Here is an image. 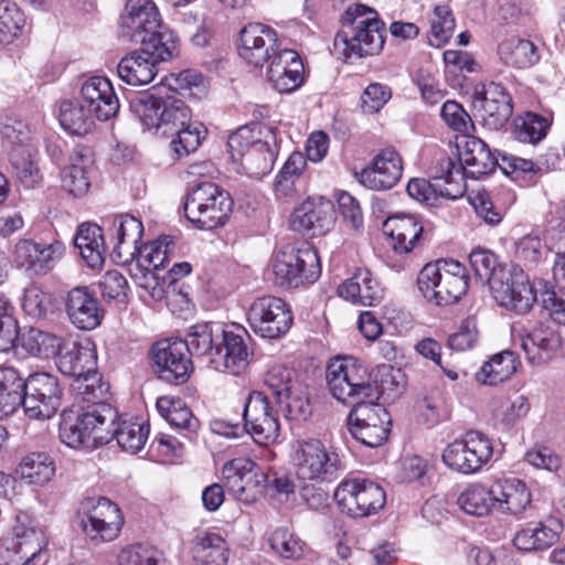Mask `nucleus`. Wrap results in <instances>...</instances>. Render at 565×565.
Segmentation results:
<instances>
[{
	"instance_id": "nucleus-20",
	"label": "nucleus",
	"mask_w": 565,
	"mask_h": 565,
	"mask_svg": "<svg viewBox=\"0 0 565 565\" xmlns=\"http://www.w3.org/2000/svg\"><path fill=\"white\" fill-rule=\"evenodd\" d=\"M247 320L252 330L265 339L284 337L292 324V313L280 298L265 296L249 307Z\"/></svg>"
},
{
	"instance_id": "nucleus-29",
	"label": "nucleus",
	"mask_w": 565,
	"mask_h": 565,
	"mask_svg": "<svg viewBox=\"0 0 565 565\" xmlns=\"http://www.w3.org/2000/svg\"><path fill=\"white\" fill-rule=\"evenodd\" d=\"M113 250L111 257L118 264L134 260L140 252L139 243L143 235V225L137 217L124 214L114 218L109 228Z\"/></svg>"
},
{
	"instance_id": "nucleus-40",
	"label": "nucleus",
	"mask_w": 565,
	"mask_h": 565,
	"mask_svg": "<svg viewBox=\"0 0 565 565\" xmlns=\"http://www.w3.org/2000/svg\"><path fill=\"white\" fill-rule=\"evenodd\" d=\"M55 248L51 244H40L30 239H22L15 244L13 262L26 271L43 274L51 268L54 260Z\"/></svg>"
},
{
	"instance_id": "nucleus-24",
	"label": "nucleus",
	"mask_w": 565,
	"mask_h": 565,
	"mask_svg": "<svg viewBox=\"0 0 565 565\" xmlns=\"http://www.w3.org/2000/svg\"><path fill=\"white\" fill-rule=\"evenodd\" d=\"M222 475L227 490L244 503H253L257 500L266 479L259 467L244 457L226 462Z\"/></svg>"
},
{
	"instance_id": "nucleus-56",
	"label": "nucleus",
	"mask_w": 565,
	"mask_h": 565,
	"mask_svg": "<svg viewBox=\"0 0 565 565\" xmlns=\"http://www.w3.org/2000/svg\"><path fill=\"white\" fill-rule=\"evenodd\" d=\"M548 127L546 118L526 113L514 120V135L521 142L535 145L545 138Z\"/></svg>"
},
{
	"instance_id": "nucleus-16",
	"label": "nucleus",
	"mask_w": 565,
	"mask_h": 565,
	"mask_svg": "<svg viewBox=\"0 0 565 565\" xmlns=\"http://www.w3.org/2000/svg\"><path fill=\"white\" fill-rule=\"evenodd\" d=\"M375 398L356 402L348 416L352 436L367 447H379L388 437L391 417Z\"/></svg>"
},
{
	"instance_id": "nucleus-26",
	"label": "nucleus",
	"mask_w": 565,
	"mask_h": 565,
	"mask_svg": "<svg viewBox=\"0 0 565 565\" xmlns=\"http://www.w3.org/2000/svg\"><path fill=\"white\" fill-rule=\"evenodd\" d=\"M475 107L478 108L483 125L492 130L501 129L513 111L510 95L501 84L494 82L476 87Z\"/></svg>"
},
{
	"instance_id": "nucleus-31",
	"label": "nucleus",
	"mask_w": 565,
	"mask_h": 565,
	"mask_svg": "<svg viewBox=\"0 0 565 565\" xmlns=\"http://www.w3.org/2000/svg\"><path fill=\"white\" fill-rule=\"evenodd\" d=\"M65 311L71 323L79 330H94L104 318L98 300L86 286H76L67 292Z\"/></svg>"
},
{
	"instance_id": "nucleus-27",
	"label": "nucleus",
	"mask_w": 565,
	"mask_h": 565,
	"mask_svg": "<svg viewBox=\"0 0 565 565\" xmlns=\"http://www.w3.org/2000/svg\"><path fill=\"white\" fill-rule=\"evenodd\" d=\"M519 335L526 360L533 365L550 362L562 348L561 333L550 323L539 322L523 328Z\"/></svg>"
},
{
	"instance_id": "nucleus-33",
	"label": "nucleus",
	"mask_w": 565,
	"mask_h": 565,
	"mask_svg": "<svg viewBox=\"0 0 565 565\" xmlns=\"http://www.w3.org/2000/svg\"><path fill=\"white\" fill-rule=\"evenodd\" d=\"M14 526V540L11 546L7 548V553L11 550L14 555L7 565H31V562L46 546L47 539L43 527L33 521L21 522Z\"/></svg>"
},
{
	"instance_id": "nucleus-9",
	"label": "nucleus",
	"mask_w": 565,
	"mask_h": 565,
	"mask_svg": "<svg viewBox=\"0 0 565 565\" xmlns=\"http://www.w3.org/2000/svg\"><path fill=\"white\" fill-rule=\"evenodd\" d=\"M330 393L338 401L353 405L367 398H379L377 387L369 382L365 370L352 358H335L326 371Z\"/></svg>"
},
{
	"instance_id": "nucleus-34",
	"label": "nucleus",
	"mask_w": 565,
	"mask_h": 565,
	"mask_svg": "<svg viewBox=\"0 0 565 565\" xmlns=\"http://www.w3.org/2000/svg\"><path fill=\"white\" fill-rule=\"evenodd\" d=\"M458 148L461 149L459 160L454 161L462 166L463 180L467 175L477 179L488 174L499 164V156L493 154L480 138L466 136Z\"/></svg>"
},
{
	"instance_id": "nucleus-50",
	"label": "nucleus",
	"mask_w": 565,
	"mask_h": 565,
	"mask_svg": "<svg viewBox=\"0 0 565 565\" xmlns=\"http://www.w3.org/2000/svg\"><path fill=\"white\" fill-rule=\"evenodd\" d=\"M63 345V339L53 334L31 328L20 335L19 348L32 356H56Z\"/></svg>"
},
{
	"instance_id": "nucleus-62",
	"label": "nucleus",
	"mask_w": 565,
	"mask_h": 565,
	"mask_svg": "<svg viewBox=\"0 0 565 565\" xmlns=\"http://www.w3.org/2000/svg\"><path fill=\"white\" fill-rule=\"evenodd\" d=\"M22 13L15 4L0 1V44L10 43L22 28Z\"/></svg>"
},
{
	"instance_id": "nucleus-49",
	"label": "nucleus",
	"mask_w": 565,
	"mask_h": 565,
	"mask_svg": "<svg viewBox=\"0 0 565 565\" xmlns=\"http://www.w3.org/2000/svg\"><path fill=\"white\" fill-rule=\"evenodd\" d=\"M58 118L62 127L74 135L88 134L96 119L81 96L76 100H64L60 107Z\"/></svg>"
},
{
	"instance_id": "nucleus-8",
	"label": "nucleus",
	"mask_w": 565,
	"mask_h": 565,
	"mask_svg": "<svg viewBox=\"0 0 565 565\" xmlns=\"http://www.w3.org/2000/svg\"><path fill=\"white\" fill-rule=\"evenodd\" d=\"M233 210V201L225 190L213 182H202L189 192L184 213L201 230L223 226Z\"/></svg>"
},
{
	"instance_id": "nucleus-61",
	"label": "nucleus",
	"mask_w": 565,
	"mask_h": 565,
	"mask_svg": "<svg viewBox=\"0 0 565 565\" xmlns=\"http://www.w3.org/2000/svg\"><path fill=\"white\" fill-rule=\"evenodd\" d=\"M72 387L77 394L83 396L84 401H97V403H103L102 399L106 397L109 390L108 385L102 382L100 374L97 373L96 369L75 379Z\"/></svg>"
},
{
	"instance_id": "nucleus-32",
	"label": "nucleus",
	"mask_w": 565,
	"mask_h": 565,
	"mask_svg": "<svg viewBox=\"0 0 565 565\" xmlns=\"http://www.w3.org/2000/svg\"><path fill=\"white\" fill-rule=\"evenodd\" d=\"M81 97L98 120H109L119 111L118 97L106 77L93 76L85 81L81 88Z\"/></svg>"
},
{
	"instance_id": "nucleus-17",
	"label": "nucleus",
	"mask_w": 565,
	"mask_h": 565,
	"mask_svg": "<svg viewBox=\"0 0 565 565\" xmlns=\"http://www.w3.org/2000/svg\"><path fill=\"white\" fill-rule=\"evenodd\" d=\"M265 385L289 419H305L310 414L307 388L296 379L295 371L273 367L265 377Z\"/></svg>"
},
{
	"instance_id": "nucleus-4",
	"label": "nucleus",
	"mask_w": 565,
	"mask_h": 565,
	"mask_svg": "<svg viewBox=\"0 0 565 565\" xmlns=\"http://www.w3.org/2000/svg\"><path fill=\"white\" fill-rule=\"evenodd\" d=\"M117 411L107 403H96L86 412L65 409L61 414L58 437L70 448H94L109 443L105 425L117 419Z\"/></svg>"
},
{
	"instance_id": "nucleus-42",
	"label": "nucleus",
	"mask_w": 565,
	"mask_h": 565,
	"mask_svg": "<svg viewBox=\"0 0 565 565\" xmlns=\"http://www.w3.org/2000/svg\"><path fill=\"white\" fill-rule=\"evenodd\" d=\"M93 159L87 149L76 147L71 156V164L62 172L63 188L75 196L85 194L90 185L88 175Z\"/></svg>"
},
{
	"instance_id": "nucleus-39",
	"label": "nucleus",
	"mask_w": 565,
	"mask_h": 565,
	"mask_svg": "<svg viewBox=\"0 0 565 565\" xmlns=\"http://www.w3.org/2000/svg\"><path fill=\"white\" fill-rule=\"evenodd\" d=\"M58 370L74 380L96 369L95 350L87 343L64 342L57 353Z\"/></svg>"
},
{
	"instance_id": "nucleus-48",
	"label": "nucleus",
	"mask_w": 565,
	"mask_h": 565,
	"mask_svg": "<svg viewBox=\"0 0 565 565\" xmlns=\"http://www.w3.org/2000/svg\"><path fill=\"white\" fill-rule=\"evenodd\" d=\"M106 431L109 436V441L117 440L118 446L131 454L141 450L148 439L149 426L141 423H134L130 420H111L109 425H105Z\"/></svg>"
},
{
	"instance_id": "nucleus-36",
	"label": "nucleus",
	"mask_w": 565,
	"mask_h": 565,
	"mask_svg": "<svg viewBox=\"0 0 565 565\" xmlns=\"http://www.w3.org/2000/svg\"><path fill=\"white\" fill-rule=\"evenodd\" d=\"M338 294L352 303L369 307L379 305L384 297L381 284L366 268H359L351 278L342 282Z\"/></svg>"
},
{
	"instance_id": "nucleus-13",
	"label": "nucleus",
	"mask_w": 565,
	"mask_h": 565,
	"mask_svg": "<svg viewBox=\"0 0 565 565\" xmlns=\"http://www.w3.org/2000/svg\"><path fill=\"white\" fill-rule=\"evenodd\" d=\"M276 285L297 288L315 282L320 274V260L316 249L303 246L288 247L279 252L273 265Z\"/></svg>"
},
{
	"instance_id": "nucleus-2",
	"label": "nucleus",
	"mask_w": 565,
	"mask_h": 565,
	"mask_svg": "<svg viewBox=\"0 0 565 565\" xmlns=\"http://www.w3.org/2000/svg\"><path fill=\"white\" fill-rule=\"evenodd\" d=\"M239 41V55L248 64L263 66L271 57L267 78L276 90L292 93L302 85L305 67L299 54L281 49L274 29L258 22L248 23L242 29Z\"/></svg>"
},
{
	"instance_id": "nucleus-41",
	"label": "nucleus",
	"mask_w": 565,
	"mask_h": 565,
	"mask_svg": "<svg viewBox=\"0 0 565 565\" xmlns=\"http://www.w3.org/2000/svg\"><path fill=\"white\" fill-rule=\"evenodd\" d=\"M191 555L198 565H226L228 545L220 534L201 531L192 540Z\"/></svg>"
},
{
	"instance_id": "nucleus-12",
	"label": "nucleus",
	"mask_w": 565,
	"mask_h": 565,
	"mask_svg": "<svg viewBox=\"0 0 565 565\" xmlns=\"http://www.w3.org/2000/svg\"><path fill=\"white\" fill-rule=\"evenodd\" d=\"M120 36L131 43L153 42L161 44L163 35L174 33L161 23L157 6L152 0H127L120 14Z\"/></svg>"
},
{
	"instance_id": "nucleus-15",
	"label": "nucleus",
	"mask_w": 565,
	"mask_h": 565,
	"mask_svg": "<svg viewBox=\"0 0 565 565\" xmlns=\"http://www.w3.org/2000/svg\"><path fill=\"white\" fill-rule=\"evenodd\" d=\"M339 509L351 518H366L376 514L386 503L384 489L366 479L342 481L334 491Z\"/></svg>"
},
{
	"instance_id": "nucleus-28",
	"label": "nucleus",
	"mask_w": 565,
	"mask_h": 565,
	"mask_svg": "<svg viewBox=\"0 0 565 565\" xmlns=\"http://www.w3.org/2000/svg\"><path fill=\"white\" fill-rule=\"evenodd\" d=\"M403 161L394 148L381 150L372 162L362 169L358 179L365 188L374 191L390 190L399 181Z\"/></svg>"
},
{
	"instance_id": "nucleus-6",
	"label": "nucleus",
	"mask_w": 565,
	"mask_h": 565,
	"mask_svg": "<svg viewBox=\"0 0 565 565\" xmlns=\"http://www.w3.org/2000/svg\"><path fill=\"white\" fill-rule=\"evenodd\" d=\"M140 49L125 55L117 66L119 78L128 85L143 86L151 83L158 74V66L178 56L177 36L163 35L161 44L139 43Z\"/></svg>"
},
{
	"instance_id": "nucleus-38",
	"label": "nucleus",
	"mask_w": 565,
	"mask_h": 565,
	"mask_svg": "<svg viewBox=\"0 0 565 565\" xmlns=\"http://www.w3.org/2000/svg\"><path fill=\"white\" fill-rule=\"evenodd\" d=\"M258 135L264 137L263 143H256L243 154L242 166L253 177L260 178L273 170L277 157V141L273 128H259Z\"/></svg>"
},
{
	"instance_id": "nucleus-55",
	"label": "nucleus",
	"mask_w": 565,
	"mask_h": 565,
	"mask_svg": "<svg viewBox=\"0 0 565 565\" xmlns=\"http://www.w3.org/2000/svg\"><path fill=\"white\" fill-rule=\"evenodd\" d=\"M273 552L285 559H298L303 554L305 542L287 526L277 527L268 539Z\"/></svg>"
},
{
	"instance_id": "nucleus-51",
	"label": "nucleus",
	"mask_w": 565,
	"mask_h": 565,
	"mask_svg": "<svg viewBox=\"0 0 565 565\" xmlns=\"http://www.w3.org/2000/svg\"><path fill=\"white\" fill-rule=\"evenodd\" d=\"M492 498V484L487 488L481 483H472L459 494L457 503L465 513L481 518L494 510Z\"/></svg>"
},
{
	"instance_id": "nucleus-25",
	"label": "nucleus",
	"mask_w": 565,
	"mask_h": 565,
	"mask_svg": "<svg viewBox=\"0 0 565 565\" xmlns=\"http://www.w3.org/2000/svg\"><path fill=\"white\" fill-rule=\"evenodd\" d=\"M249 335L246 329L233 323L222 331V342L218 343L217 352L212 359V369L220 372L238 374L248 364L249 348L246 339Z\"/></svg>"
},
{
	"instance_id": "nucleus-19",
	"label": "nucleus",
	"mask_w": 565,
	"mask_h": 565,
	"mask_svg": "<svg viewBox=\"0 0 565 565\" xmlns=\"http://www.w3.org/2000/svg\"><path fill=\"white\" fill-rule=\"evenodd\" d=\"M489 288L501 307L520 315L529 312L536 301L527 275L519 267L510 266L495 274Z\"/></svg>"
},
{
	"instance_id": "nucleus-47",
	"label": "nucleus",
	"mask_w": 565,
	"mask_h": 565,
	"mask_svg": "<svg viewBox=\"0 0 565 565\" xmlns=\"http://www.w3.org/2000/svg\"><path fill=\"white\" fill-rule=\"evenodd\" d=\"M498 53L504 64L515 68H529L540 60L537 46L532 41L518 36L502 41Z\"/></svg>"
},
{
	"instance_id": "nucleus-21",
	"label": "nucleus",
	"mask_w": 565,
	"mask_h": 565,
	"mask_svg": "<svg viewBox=\"0 0 565 565\" xmlns=\"http://www.w3.org/2000/svg\"><path fill=\"white\" fill-rule=\"evenodd\" d=\"M151 358L158 376L168 383L183 384L193 372L186 343L181 339H162L151 348Z\"/></svg>"
},
{
	"instance_id": "nucleus-3",
	"label": "nucleus",
	"mask_w": 565,
	"mask_h": 565,
	"mask_svg": "<svg viewBox=\"0 0 565 565\" xmlns=\"http://www.w3.org/2000/svg\"><path fill=\"white\" fill-rule=\"evenodd\" d=\"M342 31L335 38V45L342 43L347 58H362L379 54L385 43V25L377 12L364 4L350 6L341 17Z\"/></svg>"
},
{
	"instance_id": "nucleus-53",
	"label": "nucleus",
	"mask_w": 565,
	"mask_h": 565,
	"mask_svg": "<svg viewBox=\"0 0 565 565\" xmlns=\"http://www.w3.org/2000/svg\"><path fill=\"white\" fill-rule=\"evenodd\" d=\"M183 341L186 343L190 356H203L212 367V359L218 348V343H215L212 324L200 323L191 327L186 340Z\"/></svg>"
},
{
	"instance_id": "nucleus-14",
	"label": "nucleus",
	"mask_w": 565,
	"mask_h": 565,
	"mask_svg": "<svg viewBox=\"0 0 565 565\" xmlns=\"http://www.w3.org/2000/svg\"><path fill=\"white\" fill-rule=\"evenodd\" d=\"M493 456L490 439L476 430L466 433L444 449L443 462L452 471L472 475L481 470Z\"/></svg>"
},
{
	"instance_id": "nucleus-7",
	"label": "nucleus",
	"mask_w": 565,
	"mask_h": 565,
	"mask_svg": "<svg viewBox=\"0 0 565 565\" xmlns=\"http://www.w3.org/2000/svg\"><path fill=\"white\" fill-rule=\"evenodd\" d=\"M292 462L296 476L303 481L332 482L345 469L340 454L317 438L296 441Z\"/></svg>"
},
{
	"instance_id": "nucleus-11",
	"label": "nucleus",
	"mask_w": 565,
	"mask_h": 565,
	"mask_svg": "<svg viewBox=\"0 0 565 565\" xmlns=\"http://www.w3.org/2000/svg\"><path fill=\"white\" fill-rule=\"evenodd\" d=\"M77 516L83 533L94 545L116 540L124 525L118 505L104 497L84 499Z\"/></svg>"
},
{
	"instance_id": "nucleus-57",
	"label": "nucleus",
	"mask_w": 565,
	"mask_h": 565,
	"mask_svg": "<svg viewBox=\"0 0 565 565\" xmlns=\"http://www.w3.org/2000/svg\"><path fill=\"white\" fill-rule=\"evenodd\" d=\"M455 18L447 4L436 6L430 17L429 42L441 46L448 42L455 31Z\"/></svg>"
},
{
	"instance_id": "nucleus-64",
	"label": "nucleus",
	"mask_w": 565,
	"mask_h": 565,
	"mask_svg": "<svg viewBox=\"0 0 565 565\" xmlns=\"http://www.w3.org/2000/svg\"><path fill=\"white\" fill-rule=\"evenodd\" d=\"M170 245H174L173 239L164 237L150 245H146L143 250L140 248L136 258L142 266L147 264L153 269L163 268L168 262Z\"/></svg>"
},
{
	"instance_id": "nucleus-46",
	"label": "nucleus",
	"mask_w": 565,
	"mask_h": 565,
	"mask_svg": "<svg viewBox=\"0 0 565 565\" xmlns=\"http://www.w3.org/2000/svg\"><path fill=\"white\" fill-rule=\"evenodd\" d=\"M25 379L18 370L0 367V419L23 407Z\"/></svg>"
},
{
	"instance_id": "nucleus-22",
	"label": "nucleus",
	"mask_w": 565,
	"mask_h": 565,
	"mask_svg": "<svg viewBox=\"0 0 565 565\" xmlns=\"http://www.w3.org/2000/svg\"><path fill=\"white\" fill-rule=\"evenodd\" d=\"M2 136L9 149V161L17 178L28 188L39 181V168L33 159V148L29 145L30 131L21 121L6 125Z\"/></svg>"
},
{
	"instance_id": "nucleus-44",
	"label": "nucleus",
	"mask_w": 565,
	"mask_h": 565,
	"mask_svg": "<svg viewBox=\"0 0 565 565\" xmlns=\"http://www.w3.org/2000/svg\"><path fill=\"white\" fill-rule=\"evenodd\" d=\"M74 243L90 268H97L104 264L107 243L100 226L89 223L82 224L77 230Z\"/></svg>"
},
{
	"instance_id": "nucleus-45",
	"label": "nucleus",
	"mask_w": 565,
	"mask_h": 565,
	"mask_svg": "<svg viewBox=\"0 0 565 565\" xmlns=\"http://www.w3.org/2000/svg\"><path fill=\"white\" fill-rule=\"evenodd\" d=\"M384 231L393 239V247L409 253L422 241L423 226L414 216H394L384 223Z\"/></svg>"
},
{
	"instance_id": "nucleus-30",
	"label": "nucleus",
	"mask_w": 565,
	"mask_h": 565,
	"mask_svg": "<svg viewBox=\"0 0 565 565\" xmlns=\"http://www.w3.org/2000/svg\"><path fill=\"white\" fill-rule=\"evenodd\" d=\"M334 220L335 211L330 201L309 199L295 209L290 226L296 232L317 236L329 232Z\"/></svg>"
},
{
	"instance_id": "nucleus-37",
	"label": "nucleus",
	"mask_w": 565,
	"mask_h": 565,
	"mask_svg": "<svg viewBox=\"0 0 565 565\" xmlns=\"http://www.w3.org/2000/svg\"><path fill=\"white\" fill-rule=\"evenodd\" d=\"M562 525L556 519L530 523L516 532L514 546L524 552L545 550L558 541Z\"/></svg>"
},
{
	"instance_id": "nucleus-5",
	"label": "nucleus",
	"mask_w": 565,
	"mask_h": 565,
	"mask_svg": "<svg viewBox=\"0 0 565 565\" xmlns=\"http://www.w3.org/2000/svg\"><path fill=\"white\" fill-rule=\"evenodd\" d=\"M466 267L454 259H438L426 264L418 274L419 291L438 306L457 302L468 290Z\"/></svg>"
},
{
	"instance_id": "nucleus-18",
	"label": "nucleus",
	"mask_w": 565,
	"mask_h": 565,
	"mask_svg": "<svg viewBox=\"0 0 565 565\" xmlns=\"http://www.w3.org/2000/svg\"><path fill=\"white\" fill-rule=\"evenodd\" d=\"M63 388L58 379L47 372H38L25 379L23 409L31 419H49L61 406Z\"/></svg>"
},
{
	"instance_id": "nucleus-54",
	"label": "nucleus",
	"mask_w": 565,
	"mask_h": 565,
	"mask_svg": "<svg viewBox=\"0 0 565 565\" xmlns=\"http://www.w3.org/2000/svg\"><path fill=\"white\" fill-rule=\"evenodd\" d=\"M157 408L171 426L188 430H195L199 426V420L181 398L162 396L157 401Z\"/></svg>"
},
{
	"instance_id": "nucleus-60",
	"label": "nucleus",
	"mask_w": 565,
	"mask_h": 565,
	"mask_svg": "<svg viewBox=\"0 0 565 565\" xmlns=\"http://www.w3.org/2000/svg\"><path fill=\"white\" fill-rule=\"evenodd\" d=\"M469 262L476 276L491 285L495 274L504 271L509 266L498 263L497 256L488 249H475L469 255Z\"/></svg>"
},
{
	"instance_id": "nucleus-1",
	"label": "nucleus",
	"mask_w": 565,
	"mask_h": 565,
	"mask_svg": "<svg viewBox=\"0 0 565 565\" xmlns=\"http://www.w3.org/2000/svg\"><path fill=\"white\" fill-rule=\"evenodd\" d=\"M129 107L145 127L172 138L170 146L177 158L188 156L201 145V125L192 124V111L182 99L141 92L129 99Z\"/></svg>"
},
{
	"instance_id": "nucleus-63",
	"label": "nucleus",
	"mask_w": 565,
	"mask_h": 565,
	"mask_svg": "<svg viewBox=\"0 0 565 565\" xmlns=\"http://www.w3.org/2000/svg\"><path fill=\"white\" fill-rule=\"evenodd\" d=\"M160 561L158 551L142 544L122 548L117 557L118 565H159Z\"/></svg>"
},
{
	"instance_id": "nucleus-58",
	"label": "nucleus",
	"mask_w": 565,
	"mask_h": 565,
	"mask_svg": "<svg viewBox=\"0 0 565 565\" xmlns=\"http://www.w3.org/2000/svg\"><path fill=\"white\" fill-rule=\"evenodd\" d=\"M22 309L32 318H45L53 310L52 295L38 285H30L23 291Z\"/></svg>"
},
{
	"instance_id": "nucleus-52",
	"label": "nucleus",
	"mask_w": 565,
	"mask_h": 565,
	"mask_svg": "<svg viewBox=\"0 0 565 565\" xmlns=\"http://www.w3.org/2000/svg\"><path fill=\"white\" fill-rule=\"evenodd\" d=\"M18 472L29 483L42 486L54 476L55 467L46 454L32 452L22 459Z\"/></svg>"
},
{
	"instance_id": "nucleus-59",
	"label": "nucleus",
	"mask_w": 565,
	"mask_h": 565,
	"mask_svg": "<svg viewBox=\"0 0 565 565\" xmlns=\"http://www.w3.org/2000/svg\"><path fill=\"white\" fill-rule=\"evenodd\" d=\"M259 128H268L267 126H242L230 135L227 146L233 159H243V154L249 148H255L256 143H263L264 137L258 135Z\"/></svg>"
},
{
	"instance_id": "nucleus-35",
	"label": "nucleus",
	"mask_w": 565,
	"mask_h": 565,
	"mask_svg": "<svg viewBox=\"0 0 565 565\" xmlns=\"http://www.w3.org/2000/svg\"><path fill=\"white\" fill-rule=\"evenodd\" d=\"M494 510L520 516L531 504L532 495L525 482L518 478L497 479L492 483Z\"/></svg>"
},
{
	"instance_id": "nucleus-43",
	"label": "nucleus",
	"mask_w": 565,
	"mask_h": 565,
	"mask_svg": "<svg viewBox=\"0 0 565 565\" xmlns=\"http://www.w3.org/2000/svg\"><path fill=\"white\" fill-rule=\"evenodd\" d=\"M519 365L518 355L504 350L490 356L476 373L475 379L479 384L495 386L511 379Z\"/></svg>"
},
{
	"instance_id": "nucleus-10",
	"label": "nucleus",
	"mask_w": 565,
	"mask_h": 565,
	"mask_svg": "<svg viewBox=\"0 0 565 565\" xmlns=\"http://www.w3.org/2000/svg\"><path fill=\"white\" fill-rule=\"evenodd\" d=\"M466 191L462 166L449 157L441 158L435 168L433 181L415 178L407 184V193L413 199L435 206L438 200H456Z\"/></svg>"
},
{
	"instance_id": "nucleus-23",
	"label": "nucleus",
	"mask_w": 565,
	"mask_h": 565,
	"mask_svg": "<svg viewBox=\"0 0 565 565\" xmlns=\"http://www.w3.org/2000/svg\"><path fill=\"white\" fill-rule=\"evenodd\" d=\"M243 417L246 431L255 443L269 445L277 440L280 424L277 413L263 392H252L245 403Z\"/></svg>"
}]
</instances>
